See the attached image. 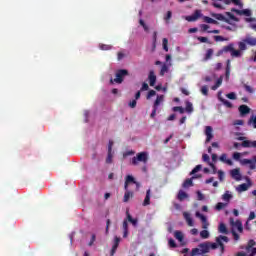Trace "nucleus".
Listing matches in <instances>:
<instances>
[{
  "instance_id": "1",
  "label": "nucleus",
  "mask_w": 256,
  "mask_h": 256,
  "mask_svg": "<svg viewBox=\"0 0 256 256\" xmlns=\"http://www.w3.org/2000/svg\"><path fill=\"white\" fill-rule=\"evenodd\" d=\"M127 75H129V71L125 70V69H120L116 71V78L110 79V83L114 84L117 83L118 85H121V83H123L125 77H127Z\"/></svg>"
},
{
  "instance_id": "2",
  "label": "nucleus",
  "mask_w": 256,
  "mask_h": 256,
  "mask_svg": "<svg viewBox=\"0 0 256 256\" xmlns=\"http://www.w3.org/2000/svg\"><path fill=\"white\" fill-rule=\"evenodd\" d=\"M149 161V155L147 152H140L136 157L132 158V165H139V163H147Z\"/></svg>"
},
{
  "instance_id": "3",
  "label": "nucleus",
  "mask_w": 256,
  "mask_h": 256,
  "mask_svg": "<svg viewBox=\"0 0 256 256\" xmlns=\"http://www.w3.org/2000/svg\"><path fill=\"white\" fill-rule=\"evenodd\" d=\"M106 163L108 165H111V163H113V140H109L108 143V154L106 158Z\"/></svg>"
},
{
  "instance_id": "4",
  "label": "nucleus",
  "mask_w": 256,
  "mask_h": 256,
  "mask_svg": "<svg viewBox=\"0 0 256 256\" xmlns=\"http://www.w3.org/2000/svg\"><path fill=\"white\" fill-rule=\"evenodd\" d=\"M246 251L247 253L245 252H238L236 256H255L256 255V248L252 247L251 245H248L246 247Z\"/></svg>"
},
{
  "instance_id": "5",
  "label": "nucleus",
  "mask_w": 256,
  "mask_h": 256,
  "mask_svg": "<svg viewBox=\"0 0 256 256\" xmlns=\"http://www.w3.org/2000/svg\"><path fill=\"white\" fill-rule=\"evenodd\" d=\"M241 163L242 165H248L251 170L256 169L255 156H253L252 159H243Z\"/></svg>"
},
{
  "instance_id": "6",
  "label": "nucleus",
  "mask_w": 256,
  "mask_h": 256,
  "mask_svg": "<svg viewBox=\"0 0 256 256\" xmlns=\"http://www.w3.org/2000/svg\"><path fill=\"white\" fill-rule=\"evenodd\" d=\"M129 183H134L138 188L139 184L137 181H135V178L131 175L126 176L125 184H124V189L127 191L129 189Z\"/></svg>"
},
{
  "instance_id": "7",
  "label": "nucleus",
  "mask_w": 256,
  "mask_h": 256,
  "mask_svg": "<svg viewBox=\"0 0 256 256\" xmlns=\"http://www.w3.org/2000/svg\"><path fill=\"white\" fill-rule=\"evenodd\" d=\"M148 81L150 87H155V83H157V75H155V71L151 70L149 72Z\"/></svg>"
},
{
  "instance_id": "8",
  "label": "nucleus",
  "mask_w": 256,
  "mask_h": 256,
  "mask_svg": "<svg viewBox=\"0 0 256 256\" xmlns=\"http://www.w3.org/2000/svg\"><path fill=\"white\" fill-rule=\"evenodd\" d=\"M230 175L232 179H235V181H241V170L239 168L231 170Z\"/></svg>"
},
{
  "instance_id": "9",
  "label": "nucleus",
  "mask_w": 256,
  "mask_h": 256,
  "mask_svg": "<svg viewBox=\"0 0 256 256\" xmlns=\"http://www.w3.org/2000/svg\"><path fill=\"white\" fill-rule=\"evenodd\" d=\"M206 143H209L213 139V127L206 126L205 128Z\"/></svg>"
},
{
  "instance_id": "10",
  "label": "nucleus",
  "mask_w": 256,
  "mask_h": 256,
  "mask_svg": "<svg viewBox=\"0 0 256 256\" xmlns=\"http://www.w3.org/2000/svg\"><path fill=\"white\" fill-rule=\"evenodd\" d=\"M238 111H239L240 115L243 117V116L249 115V113H251V108H249V106H247V105H240L238 108Z\"/></svg>"
},
{
  "instance_id": "11",
  "label": "nucleus",
  "mask_w": 256,
  "mask_h": 256,
  "mask_svg": "<svg viewBox=\"0 0 256 256\" xmlns=\"http://www.w3.org/2000/svg\"><path fill=\"white\" fill-rule=\"evenodd\" d=\"M201 17V10H196L192 15L186 17V21L193 22L197 21Z\"/></svg>"
},
{
  "instance_id": "12",
  "label": "nucleus",
  "mask_w": 256,
  "mask_h": 256,
  "mask_svg": "<svg viewBox=\"0 0 256 256\" xmlns=\"http://www.w3.org/2000/svg\"><path fill=\"white\" fill-rule=\"evenodd\" d=\"M218 99L219 101H221V103H223V105L225 107H227L228 109H233V104L229 101V100H225L222 96H221V91L218 92Z\"/></svg>"
},
{
  "instance_id": "13",
  "label": "nucleus",
  "mask_w": 256,
  "mask_h": 256,
  "mask_svg": "<svg viewBox=\"0 0 256 256\" xmlns=\"http://www.w3.org/2000/svg\"><path fill=\"white\" fill-rule=\"evenodd\" d=\"M183 217H184L188 227H193V225H195V223L193 222V218H191V214H189L188 212H184Z\"/></svg>"
},
{
  "instance_id": "14",
  "label": "nucleus",
  "mask_w": 256,
  "mask_h": 256,
  "mask_svg": "<svg viewBox=\"0 0 256 256\" xmlns=\"http://www.w3.org/2000/svg\"><path fill=\"white\" fill-rule=\"evenodd\" d=\"M244 43L250 45V47H256V38L251 36H246L244 38Z\"/></svg>"
},
{
  "instance_id": "15",
  "label": "nucleus",
  "mask_w": 256,
  "mask_h": 256,
  "mask_svg": "<svg viewBox=\"0 0 256 256\" xmlns=\"http://www.w3.org/2000/svg\"><path fill=\"white\" fill-rule=\"evenodd\" d=\"M232 11L237 15H245L246 17H251V10L249 9H243V10L232 9Z\"/></svg>"
},
{
  "instance_id": "16",
  "label": "nucleus",
  "mask_w": 256,
  "mask_h": 256,
  "mask_svg": "<svg viewBox=\"0 0 256 256\" xmlns=\"http://www.w3.org/2000/svg\"><path fill=\"white\" fill-rule=\"evenodd\" d=\"M198 247H199L201 253H203V254L209 253V251H211L209 248V242L201 243V244H199Z\"/></svg>"
},
{
  "instance_id": "17",
  "label": "nucleus",
  "mask_w": 256,
  "mask_h": 256,
  "mask_svg": "<svg viewBox=\"0 0 256 256\" xmlns=\"http://www.w3.org/2000/svg\"><path fill=\"white\" fill-rule=\"evenodd\" d=\"M241 147H245V148H256V141H250V140H244L241 143Z\"/></svg>"
},
{
  "instance_id": "18",
  "label": "nucleus",
  "mask_w": 256,
  "mask_h": 256,
  "mask_svg": "<svg viewBox=\"0 0 256 256\" xmlns=\"http://www.w3.org/2000/svg\"><path fill=\"white\" fill-rule=\"evenodd\" d=\"M147 205H151V189L146 191V196L143 202L144 207H147Z\"/></svg>"
},
{
  "instance_id": "19",
  "label": "nucleus",
  "mask_w": 256,
  "mask_h": 256,
  "mask_svg": "<svg viewBox=\"0 0 256 256\" xmlns=\"http://www.w3.org/2000/svg\"><path fill=\"white\" fill-rule=\"evenodd\" d=\"M177 199H178V201H185V199H189V194H187L183 190H179Z\"/></svg>"
},
{
  "instance_id": "20",
  "label": "nucleus",
  "mask_w": 256,
  "mask_h": 256,
  "mask_svg": "<svg viewBox=\"0 0 256 256\" xmlns=\"http://www.w3.org/2000/svg\"><path fill=\"white\" fill-rule=\"evenodd\" d=\"M193 179H197V177L193 176L192 178L186 179L182 184V187H184V189H187V187H193Z\"/></svg>"
},
{
  "instance_id": "21",
  "label": "nucleus",
  "mask_w": 256,
  "mask_h": 256,
  "mask_svg": "<svg viewBox=\"0 0 256 256\" xmlns=\"http://www.w3.org/2000/svg\"><path fill=\"white\" fill-rule=\"evenodd\" d=\"M233 49H234L233 44L224 46L222 50L219 51V55H221V53H233Z\"/></svg>"
},
{
  "instance_id": "22",
  "label": "nucleus",
  "mask_w": 256,
  "mask_h": 256,
  "mask_svg": "<svg viewBox=\"0 0 256 256\" xmlns=\"http://www.w3.org/2000/svg\"><path fill=\"white\" fill-rule=\"evenodd\" d=\"M127 221L131 223L134 227H137L138 220L136 218H133L131 214H129V211L126 212Z\"/></svg>"
},
{
  "instance_id": "23",
  "label": "nucleus",
  "mask_w": 256,
  "mask_h": 256,
  "mask_svg": "<svg viewBox=\"0 0 256 256\" xmlns=\"http://www.w3.org/2000/svg\"><path fill=\"white\" fill-rule=\"evenodd\" d=\"M163 101H165V96L164 95L157 96L153 107H156V109H157V107H159V105H161V103H163Z\"/></svg>"
},
{
  "instance_id": "24",
  "label": "nucleus",
  "mask_w": 256,
  "mask_h": 256,
  "mask_svg": "<svg viewBox=\"0 0 256 256\" xmlns=\"http://www.w3.org/2000/svg\"><path fill=\"white\" fill-rule=\"evenodd\" d=\"M219 159L222 163H226V165H233V161L231 159H227V154H222Z\"/></svg>"
},
{
  "instance_id": "25",
  "label": "nucleus",
  "mask_w": 256,
  "mask_h": 256,
  "mask_svg": "<svg viewBox=\"0 0 256 256\" xmlns=\"http://www.w3.org/2000/svg\"><path fill=\"white\" fill-rule=\"evenodd\" d=\"M222 84H223V77H220L217 79L215 85L211 87L212 91H217V89H219V87H221Z\"/></svg>"
},
{
  "instance_id": "26",
  "label": "nucleus",
  "mask_w": 256,
  "mask_h": 256,
  "mask_svg": "<svg viewBox=\"0 0 256 256\" xmlns=\"http://www.w3.org/2000/svg\"><path fill=\"white\" fill-rule=\"evenodd\" d=\"M131 197H133V192L126 190V192L124 194L123 202L128 203L129 200L131 199Z\"/></svg>"
},
{
  "instance_id": "27",
  "label": "nucleus",
  "mask_w": 256,
  "mask_h": 256,
  "mask_svg": "<svg viewBox=\"0 0 256 256\" xmlns=\"http://www.w3.org/2000/svg\"><path fill=\"white\" fill-rule=\"evenodd\" d=\"M174 237L175 239H177L180 243L183 241L184 236H183V232L177 230L174 232Z\"/></svg>"
},
{
  "instance_id": "28",
  "label": "nucleus",
  "mask_w": 256,
  "mask_h": 256,
  "mask_svg": "<svg viewBox=\"0 0 256 256\" xmlns=\"http://www.w3.org/2000/svg\"><path fill=\"white\" fill-rule=\"evenodd\" d=\"M238 47L242 53L243 51H247V42H245V39L238 43Z\"/></svg>"
},
{
  "instance_id": "29",
  "label": "nucleus",
  "mask_w": 256,
  "mask_h": 256,
  "mask_svg": "<svg viewBox=\"0 0 256 256\" xmlns=\"http://www.w3.org/2000/svg\"><path fill=\"white\" fill-rule=\"evenodd\" d=\"M222 199L223 201H227V203H229V201H231V199H233V195H231L229 193V191H226L223 195H222Z\"/></svg>"
},
{
  "instance_id": "30",
  "label": "nucleus",
  "mask_w": 256,
  "mask_h": 256,
  "mask_svg": "<svg viewBox=\"0 0 256 256\" xmlns=\"http://www.w3.org/2000/svg\"><path fill=\"white\" fill-rule=\"evenodd\" d=\"M219 233H223L224 235H227L229 231L227 230V226L224 223H221L219 225Z\"/></svg>"
},
{
  "instance_id": "31",
  "label": "nucleus",
  "mask_w": 256,
  "mask_h": 256,
  "mask_svg": "<svg viewBox=\"0 0 256 256\" xmlns=\"http://www.w3.org/2000/svg\"><path fill=\"white\" fill-rule=\"evenodd\" d=\"M243 56V52L240 50H236L235 48H233L232 53H231V57H242Z\"/></svg>"
},
{
  "instance_id": "32",
  "label": "nucleus",
  "mask_w": 256,
  "mask_h": 256,
  "mask_svg": "<svg viewBox=\"0 0 256 256\" xmlns=\"http://www.w3.org/2000/svg\"><path fill=\"white\" fill-rule=\"evenodd\" d=\"M99 48L101 49V51H111V49H113V46L108 44H100Z\"/></svg>"
},
{
  "instance_id": "33",
  "label": "nucleus",
  "mask_w": 256,
  "mask_h": 256,
  "mask_svg": "<svg viewBox=\"0 0 256 256\" xmlns=\"http://www.w3.org/2000/svg\"><path fill=\"white\" fill-rule=\"evenodd\" d=\"M243 88L246 91V93H255V89H253V87L249 86L248 84H243Z\"/></svg>"
},
{
  "instance_id": "34",
  "label": "nucleus",
  "mask_w": 256,
  "mask_h": 256,
  "mask_svg": "<svg viewBox=\"0 0 256 256\" xmlns=\"http://www.w3.org/2000/svg\"><path fill=\"white\" fill-rule=\"evenodd\" d=\"M162 45H163V49L164 51H166V53L169 51V40L167 38H163L162 40Z\"/></svg>"
},
{
  "instance_id": "35",
  "label": "nucleus",
  "mask_w": 256,
  "mask_h": 256,
  "mask_svg": "<svg viewBox=\"0 0 256 256\" xmlns=\"http://www.w3.org/2000/svg\"><path fill=\"white\" fill-rule=\"evenodd\" d=\"M249 189V185L247 183L240 184L238 186V191L242 193L243 191H247Z\"/></svg>"
},
{
  "instance_id": "36",
  "label": "nucleus",
  "mask_w": 256,
  "mask_h": 256,
  "mask_svg": "<svg viewBox=\"0 0 256 256\" xmlns=\"http://www.w3.org/2000/svg\"><path fill=\"white\" fill-rule=\"evenodd\" d=\"M186 113H193V104L191 102H186Z\"/></svg>"
},
{
  "instance_id": "37",
  "label": "nucleus",
  "mask_w": 256,
  "mask_h": 256,
  "mask_svg": "<svg viewBox=\"0 0 256 256\" xmlns=\"http://www.w3.org/2000/svg\"><path fill=\"white\" fill-rule=\"evenodd\" d=\"M226 206H227V204L218 202L215 206V209H216V211H221L222 209H225Z\"/></svg>"
},
{
  "instance_id": "38",
  "label": "nucleus",
  "mask_w": 256,
  "mask_h": 256,
  "mask_svg": "<svg viewBox=\"0 0 256 256\" xmlns=\"http://www.w3.org/2000/svg\"><path fill=\"white\" fill-rule=\"evenodd\" d=\"M172 111H174V112L179 111V112L181 113V115H183V113H185V108H184V107H181V106H174V107L172 108Z\"/></svg>"
},
{
  "instance_id": "39",
  "label": "nucleus",
  "mask_w": 256,
  "mask_h": 256,
  "mask_svg": "<svg viewBox=\"0 0 256 256\" xmlns=\"http://www.w3.org/2000/svg\"><path fill=\"white\" fill-rule=\"evenodd\" d=\"M248 125H252L254 129H256V116H252L249 121Z\"/></svg>"
},
{
  "instance_id": "40",
  "label": "nucleus",
  "mask_w": 256,
  "mask_h": 256,
  "mask_svg": "<svg viewBox=\"0 0 256 256\" xmlns=\"http://www.w3.org/2000/svg\"><path fill=\"white\" fill-rule=\"evenodd\" d=\"M200 237H201L202 239H209V231H207V230H202V231L200 232Z\"/></svg>"
},
{
  "instance_id": "41",
  "label": "nucleus",
  "mask_w": 256,
  "mask_h": 256,
  "mask_svg": "<svg viewBox=\"0 0 256 256\" xmlns=\"http://www.w3.org/2000/svg\"><path fill=\"white\" fill-rule=\"evenodd\" d=\"M201 169H203L202 165H197L191 172L190 175H195V173H199V171H201Z\"/></svg>"
},
{
  "instance_id": "42",
  "label": "nucleus",
  "mask_w": 256,
  "mask_h": 256,
  "mask_svg": "<svg viewBox=\"0 0 256 256\" xmlns=\"http://www.w3.org/2000/svg\"><path fill=\"white\" fill-rule=\"evenodd\" d=\"M216 243L218 244V247H220L221 253H225V244H223L219 239H216Z\"/></svg>"
},
{
  "instance_id": "43",
  "label": "nucleus",
  "mask_w": 256,
  "mask_h": 256,
  "mask_svg": "<svg viewBox=\"0 0 256 256\" xmlns=\"http://www.w3.org/2000/svg\"><path fill=\"white\" fill-rule=\"evenodd\" d=\"M212 17H214V19H217V21L225 20V16L223 14H213Z\"/></svg>"
},
{
  "instance_id": "44",
  "label": "nucleus",
  "mask_w": 256,
  "mask_h": 256,
  "mask_svg": "<svg viewBox=\"0 0 256 256\" xmlns=\"http://www.w3.org/2000/svg\"><path fill=\"white\" fill-rule=\"evenodd\" d=\"M231 60H227V67H226V77H229L231 75Z\"/></svg>"
},
{
  "instance_id": "45",
  "label": "nucleus",
  "mask_w": 256,
  "mask_h": 256,
  "mask_svg": "<svg viewBox=\"0 0 256 256\" xmlns=\"http://www.w3.org/2000/svg\"><path fill=\"white\" fill-rule=\"evenodd\" d=\"M214 41H216V42L229 41V38H225L223 36H214Z\"/></svg>"
},
{
  "instance_id": "46",
  "label": "nucleus",
  "mask_w": 256,
  "mask_h": 256,
  "mask_svg": "<svg viewBox=\"0 0 256 256\" xmlns=\"http://www.w3.org/2000/svg\"><path fill=\"white\" fill-rule=\"evenodd\" d=\"M139 23H140L141 27H143L144 31H146V33H148L149 26H147V24H145V21H143V19H140Z\"/></svg>"
},
{
  "instance_id": "47",
  "label": "nucleus",
  "mask_w": 256,
  "mask_h": 256,
  "mask_svg": "<svg viewBox=\"0 0 256 256\" xmlns=\"http://www.w3.org/2000/svg\"><path fill=\"white\" fill-rule=\"evenodd\" d=\"M196 217H198V219H200L202 223H205V221L207 220V217H205V215L201 214L200 212H196Z\"/></svg>"
},
{
  "instance_id": "48",
  "label": "nucleus",
  "mask_w": 256,
  "mask_h": 256,
  "mask_svg": "<svg viewBox=\"0 0 256 256\" xmlns=\"http://www.w3.org/2000/svg\"><path fill=\"white\" fill-rule=\"evenodd\" d=\"M171 17H173V12L168 11L166 13V16H164V20L166 21V23H169V21L171 20Z\"/></svg>"
},
{
  "instance_id": "49",
  "label": "nucleus",
  "mask_w": 256,
  "mask_h": 256,
  "mask_svg": "<svg viewBox=\"0 0 256 256\" xmlns=\"http://www.w3.org/2000/svg\"><path fill=\"white\" fill-rule=\"evenodd\" d=\"M169 71V67H167V65H163L161 67V70H160V75L163 77V75H165V73H167Z\"/></svg>"
},
{
  "instance_id": "50",
  "label": "nucleus",
  "mask_w": 256,
  "mask_h": 256,
  "mask_svg": "<svg viewBox=\"0 0 256 256\" xmlns=\"http://www.w3.org/2000/svg\"><path fill=\"white\" fill-rule=\"evenodd\" d=\"M211 57H213V49L210 48L206 52V56H205L206 61L211 59Z\"/></svg>"
},
{
  "instance_id": "51",
  "label": "nucleus",
  "mask_w": 256,
  "mask_h": 256,
  "mask_svg": "<svg viewBox=\"0 0 256 256\" xmlns=\"http://www.w3.org/2000/svg\"><path fill=\"white\" fill-rule=\"evenodd\" d=\"M226 97L227 99H231L232 101H235V99H237V94H235V92H231V93H228Z\"/></svg>"
},
{
  "instance_id": "52",
  "label": "nucleus",
  "mask_w": 256,
  "mask_h": 256,
  "mask_svg": "<svg viewBox=\"0 0 256 256\" xmlns=\"http://www.w3.org/2000/svg\"><path fill=\"white\" fill-rule=\"evenodd\" d=\"M235 225L239 233H243V224L241 223V221H236Z\"/></svg>"
},
{
  "instance_id": "53",
  "label": "nucleus",
  "mask_w": 256,
  "mask_h": 256,
  "mask_svg": "<svg viewBox=\"0 0 256 256\" xmlns=\"http://www.w3.org/2000/svg\"><path fill=\"white\" fill-rule=\"evenodd\" d=\"M168 245H169V247H171L172 249H175V247H177V243H176L175 240H173L172 238L169 239Z\"/></svg>"
},
{
  "instance_id": "54",
  "label": "nucleus",
  "mask_w": 256,
  "mask_h": 256,
  "mask_svg": "<svg viewBox=\"0 0 256 256\" xmlns=\"http://www.w3.org/2000/svg\"><path fill=\"white\" fill-rule=\"evenodd\" d=\"M216 239H219V241H224V243H229V237L220 235Z\"/></svg>"
},
{
  "instance_id": "55",
  "label": "nucleus",
  "mask_w": 256,
  "mask_h": 256,
  "mask_svg": "<svg viewBox=\"0 0 256 256\" xmlns=\"http://www.w3.org/2000/svg\"><path fill=\"white\" fill-rule=\"evenodd\" d=\"M224 29H226V31H237V25L224 26Z\"/></svg>"
},
{
  "instance_id": "56",
  "label": "nucleus",
  "mask_w": 256,
  "mask_h": 256,
  "mask_svg": "<svg viewBox=\"0 0 256 256\" xmlns=\"http://www.w3.org/2000/svg\"><path fill=\"white\" fill-rule=\"evenodd\" d=\"M201 93L205 96L209 95V88L207 86H202Z\"/></svg>"
},
{
  "instance_id": "57",
  "label": "nucleus",
  "mask_w": 256,
  "mask_h": 256,
  "mask_svg": "<svg viewBox=\"0 0 256 256\" xmlns=\"http://www.w3.org/2000/svg\"><path fill=\"white\" fill-rule=\"evenodd\" d=\"M197 39L200 41V43H211L207 37L199 36Z\"/></svg>"
},
{
  "instance_id": "58",
  "label": "nucleus",
  "mask_w": 256,
  "mask_h": 256,
  "mask_svg": "<svg viewBox=\"0 0 256 256\" xmlns=\"http://www.w3.org/2000/svg\"><path fill=\"white\" fill-rule=\"evenodd\" d=\"M157 95V92L155 90H150L146 96V99H151V97H155Z\"/></svg>"
},
{
  "instance_id": "59",
  "label": "nucleus",
  "mask_w": 256,
  "mask_h": 256,
  "mask_svg": "<svg viewBox=\"0 0 256 256\" xmlns=\"http://www.w3.org/2000/svg\"><path fill=\"white\" fill-rule=\"evenodd\" d=\"M226 15L231 19L232 21H239L238 18L235 17L231 12H226Z\"/></svg>"
},
{
  "instance_id": "60",
  "label": "nucleus",
  "mask_w": 256,
  "mask_h": 256,
  "mask_svg": "<svg viewBox=\"0 0 256 256\" xmlns=\"http://www.w3.org/2000/svg\"><path fill=\"white\" fill-rule=\"evenodd\" d=\"M200 251H201V249H199V248H194V249H192L191 255H192V256L201 255Z\"/></svg>"
},
{
  "instance_id": "61",
  "label": "nucleus",
  "mask_w": 256,
  "mask_h": 256,
  "mask_svg": "<svg viewBox=\"0 0 256 256\" xmlns=\"http://www.w3.org/2000/svg\"><path fill=\"white\" fill-rule=\"evenodd\" d=\"M219 247V244L216 242V243H212V242H209V248L210 250L213 249H217Z\"/></svg>"
},
{
  "instance_id": "62",
  "label": "nucleus",
  "mask_w": 256,
  "mask_h": 256,
  "mask_svg": "<svg viewBox=\"0 0 256 256\" xmlns=\"http://www.w3.org/2000/svg\"><path fill=\"white\" fill-rule=\"evenodd\" d=\"M140 91H149V84L143 83Z\"/></svg>"
},
{
  "instance_id": "63",
  "label": "nucleus",
  "mask_w": 256,
  "mask_h": 256,
  "mask_svg": "<svg viewBox=\"0 0 256 256\" xmlns=\"http://www.w3.org/2000/svg\"><path fill=\"white\" fill-rule=\"evenodd\" d=\"M224 178H225V173H223V171L219 170L218 171V179H220V181H223Z\"/></svg>"
},
{
  "instance_id": "64",
  "label": "nucleus",
  "mask_w": 256,
  "mask_h": 256,
  "mask_svg": "<svg viewBox=\"0 0 256 256\" xmlns=\"http://www.w3.org/2000/svg\"><path fill=\"white\" fill-rule=\"evenodd\" d=\"M202 159L205 163H209V161L211 160V158L207 154H203Z\"/></svg>"
}]
</instances>
